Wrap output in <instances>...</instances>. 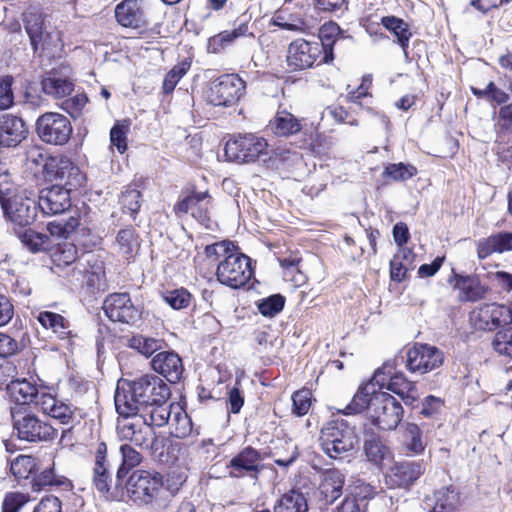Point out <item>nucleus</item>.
<instances>
[{"mask_svg":"<svg viewBox=\"0 0 512 512\" xmlns=\"http://www.w3.org/2000/svg\"><path fill=\"white\" fill-rule=\"evenodd\" d=\"M170 388L158 376L145 374L128 383V388L117 387L115 407L118 414H129L133 411L164 409L166 418L172 415L173 405L168 403Z\"/></svg>","mask_w":512,"mask_h":512,"instance_id":"f257e3e1","label":"nucleus"},{"mask_svg":"<svg viewBox=\"0 0 512 512\" xmlns=\"http://www.w3.org/2000/svg\"><path fill=\"white\" fill-rule=\"evenodd\" d=\"M211 261H218L217 280L230 288L239 289L253 276L251 259L237 251L231 241H220L205 247Z\"/></svg>","mask_w":512,"mask_h":512,"instance_id":"f03ea898","label":"nucleus"},{"mask_svg":"<svg viewBox=\"0 0 512 512\" xmlns=\"http://www.w3.org/2000/svg\"><path fill=\"white\" fill-rule=\"evenodd\" d=\"M167 423L164 409H144V412L119 414L116 430L119 439L130 441L141 448L152 449L156 440L155 427H163Z\"/></svg>","mask_w":512,"mask_h":512,"instance_id":"7ed1b4c3","label":"nucleus"},{"mask_svg":"<svg viewBox=\"0 0 512 512\" xmlns=\"http://www.w3.org/2000/svg\"><path fill=\"white\" fill-rule=\"evenodd\" d=\"M356 425L345 419L328 421L320 431V447L331 459L341 460L352 454L359 444Z\"/></svg>","mask_w":512,"mask_h":512,"instance_id":"20e7f679","label":"nucleus"},{"mask_svg":"<svg viewBox=\"0 0 512 512\" xmlns=\"http://www.w3.org/2000/svg\"><path fill=\"white\" fill-rule=\"evenodd\" d=\"M335 24L330 25L321 30V38L318 40L308 41L303 38H298L288 45L286 62L291 71H299L308 69L314 66L319 61L328 63L333 60V53L330 44L324 42L327 37L326 31L330 30L331 33L338 30Z\"/></svg>","mask_w":512,"mask_h":512,"instance_id":"39448f33","label":"nucleus"},{"mask_svg":"<svg viewBox=\"0 0 512 512\" xmlns=\"http://www.w3.org/2000/svg\"><path fill=\"white\" fill-rule=\"evenodd\" d=\"M13 431L18 439L36 443L56 438L57 430L45 419L22 408H11Z\"/></svg>","mask_w":512,"mask_h":512,"instance_id":"423d86ee","label":"nucleus"},{"mask_svg":"<svg viewBox=\"0 0 512 512\" xmlns=\"http://www.w3.org/2000/svg\"><path fill=\"white\" fill-rule=\"evenodd\" d=\"M23 22L35 53L41 49L47 51L49 55L55 56L62 50L60 32L57 30L48 32L44 28L42 13L27 11L23 14Z\"/></svg>","mask_w":512,"mask_h":512,"instance_id":"0eeeda50","label":"nucleus"},{"mask_svg":"<svg viewBox=\"0 0 512 512\" xmlns=\"http://www.w3.org/2000/svg\"><path fill=\"white\" fill-rule=\"evenodd\" d=\"M372 382L374 386H378L380 389L387 388L397 394L406 405H413L419 397L416 385L407 380L403 373L396 371L395 361L384 363L374 373Z\"/></svg>","mask_w":512,"mask_h":512,"instance_id":"6e6552de","label":"nucleus"},{"mask_svg":"<svg viewBox=\"0 0 512 512\" xmlns=\"http://www.w3.org/2000/svg\"><path fill=\"white\" fill-rule=\"evenodd\" d=\"M369 418L380 430H395L403 418V407L387 392H377L372 396Z\"/></svg>","mask_w":512,"mask_h":512,"instance_id":"1a4fd4ad","label":"nucleus"},{"mask_svg":"<svg viewBox=\"0 0 512 512\" xmlns=\"http://www.w3.org/2000/svg\"><path fill=\"white\" fill-rule=\"evenodd\" d=\"M163 485L160 473L147 470H135L125 482L127 497L137 505L153 501Z\"/></svg>","mask_w":512,"mask_h":512,"instance_id":"9d476101","label":"nucleus"},{"mask_svg":"<svg viewBox=\"0 0 512 512\" xmlns=\"http://www.w3.org/2000/svg\"><path fill=\"white\" fill-rule=\"evenodd\" d=\"M245 87V82L239 75L224 74L211 82L206 99L214 106L230 107L240 100Z\"/></svg>","mask_w":512,"mask_h":512,"instance_id":"9b49d317","label":"nucleus"},{"mask_svg":"<svg viewBox=\"0 0 512 512\" xmlns=\"http://www.w3.org/2000/svg\"><path fill=\"white\" fill-rule=\"evenodd\" d=\"M72 131L70 120L57 112H46L36 121L37 135L46 144L64 145L69 141Z\"/></svg>","mask_w":512,"mask_h":512,"instance_id":"f8f14e48","label":"nucleus"},{"mask_svg":"<svg viewBox=\"0 0 512 512\" xmlns=\"http://www.w3.org/2000/svg\"><path fill=\"white\" fill-rule=\"evenodd\" d=\"M31 195V192L22 189L7 200H2L1 208L5 217L15 225L32 224L37 215L38 203Z\"/></svg>","mask_w":512,"mask_h":512,"instance_id":"ddd939ff","label":"nucleus"},{"mask_svg":"<svg viewBox=\"0 0 512 512\" xmlns=\"http://www.w3.org/2000/svg\"><path fill=\"white\" fill-rule=\"evenodd\" d=\"M264 138L254 134L239 135L225 144V155L232 161L252 162L267 149Z\"/></svg>","mask_w":512,"mask_h":512,"instance_id":"4468645a","label":"nucleus"},{"mask_svg":"<svg viewBox=\"0 0 512 512\" xmlns=\"http://www.w3.org/2000/svg\"><path fill=\"white\" fill-rule=\"evenodd\" d=\"M103 310L113 322L134 324L141 317L140 309L133 304L128 293H113L107 296Z\"/></svg>","mask_w":512,"mask_h":512,"instance_id":"2eb2a0df","label":"nucleus"},{"mask_svg":"<svg viewBox=\"0 0 512 512\" xmlns=\"http://www.w3.org/2000/svg\"><path fill=\"white\" fill-rule=\"evenodd\" d=\"M443 363V353L435 346L428 344L415 345L407 352L406 368L412 373L424 374Z\"/></svg>","mask_w":512,"mask_h":512,"instance_id":"dca6fc26","label":"nucleus"},{"mask_svg":"<svg viewBox=\"0 0 512 512\" xmlns=\"http://www.w3.org/2000/svg\"><path fill=\"white\" fill-rule=\"evenodd\" d=\"M45 178L49 181L64 182L63 186L81 185L84 177L79 168L66 156H50L45 162Z\"/></svg>","mask_w":512,"mask_h":512,"instance_id":"f3484780","label":"nucleus"},{"mask_svg":"<svg viewBox=\"0 0 512 512\" xmlns=\"http://www.w3.org/2000/svg\"><path fill=\"white\" fill-rule=\"evenodd\" d=\"M263 460L264 457L259 450L247 446L233 456L226 467L233 478L249 476L257 479L263 469L261 465Z\"/></svg>","mask_w":512,"mask_h":512,"instance_id":"a211bd4d","label":"nucleus"},{"mask_svg":"<svg viewBox=\"0 0 512 512\" xmlns=\"http://www.w3.org/2000/svg\"><path fill=\"white\" fill-rule=\"evenodd\" d=\"M71 188L61 184L43 188L38 197V208L46 215H58L71 207Z\"/></svg>","mask_w":512,"mask_h":512,"instance_id":"6ab92c4d","label":"nucleus"},{"mask_svg":"<svg viewBox=\"0 0 512 512\" xmlns=\"http://www.w3.org/2000/svg\"><path fill=\"white\" fill-rule=\"evenodd\" d=\"M74 87L71 69L68 66L52 69L41 80L42 91L56 99L67 97L72 93Z\"/></svg>","mask_w":512,"mask_h":512,"instance_id":"aec40b11","label":"nucleus"},{"mask_svg":"<svg viewBox=\"0 0 512 512\" xmlns=\"http://www.w3.org/2000/svg\"><path fill=\"white\" fill-rule=\"evenodd\" d=\"M427 462L419 460H403L395 462L390 468L389 479L399 488H409L425 473Z\"/></svg>","mask_w":512,"mask_h":512,"instance_id":"412c9836","label":"nucleus"},{"mask_svg":"<svg viewBox=\"0 0 512 512\" xmlns=\"http://www.w3.org/2000/svg\"><path fill=\"white\" fill-rule=\"evenodd\" d=\"M210 203L207 192H194L186 196L175 205L177 214L190 213L201 225L210 228Z\"/></svg>","mask_w":512,"mask_h":512,"instance_id":"4be33fe9","label":"nucleus"},{"mask_svg":"<svg viewBox=\"0 0 512 512\" xmlns=\"http://www.w3.org/2000/svg\"><path fill=\"white\" fill-rule=\"evenodd\" d=\"M471 319L478 329L493 330L510 320V311L506 306L486 303L473 310Z\"/></svg>","mask_w":512,"mask_h":512,"instance_id":"5701e85b","label":"nucleus"},{"mask_svg":"<svg viewBox=\"0 0 512 512\" xmlns=\"http://www.w3.org/2000/svg\"><path fill=\"white\" fill-rule=\"evenodd\" d=\"M152 369L170 383H177L182 378L184 366L181 357L174 351H162L151 360Z\"/></svg>","mask_w":512,"mask_h":512,"instance_id":"b1692460","label":"nucleus"},{"mask_svg":"<svg viewBox=\"0 0 512 512\" xmlns=\"http://www.w3.org/2000/svg\"><path fill=\"white\" fill-rule=\"evenodd\" d=\"M28 129L25 122L13 114L0 116V149L16 147L27 136Z\"/></svg>","mask_w":512,"mask_h":512,"instance_id":"393cba45","label":"nucleus"},{"mask_svg":"<svg viewBox=\"0 0 512 512\" xmlns=\"http://www.w3.org/2000/svg\"><path fill=\"white\" fill-rule=\"evenodd\" d=\"M425 504L428 512H455L460 506V494L454 486L443 487L426 497Z\"/></svg>","mask_w":512,"mask_h":512,"instance_id":"a878e982","label":"nucleus"},{"mask_svg":"<svg viewBox=\"0 0 512 512\" xmlns=\"http://www.w3.org/2000/svg\"><path fill=\"white\" fill-rule=\"evenodd\" d=\"M479 259H486L494 253L512 251V232H497L476 242Z\"/></svg>","mask_w":512,"mask_h":512,"instance_id":"bb28decb","label":"nucleus"},{"mask_svg":"<svg viewBox=\"0 0 512 512\" xmlns=\"http://www.w3.org/2000/svg\"><path fill=\"white\" fill-rule=\"evenodd\" d=\"M454 288L459 290L461 301L475 302L485 297L487 288L475 275H461L454 273Z\"/></svg>","mask_w":512,"mask_h":512,"instance_id":"cd10ccee","label":"nucleus"},{"mask_svg":"<svg viewBox=\"0 0 512 512\" xmlns=\"http://www.w3.org/2000/svg\"><path fill=\"white\" fill-rule=\"evenodd\" d=\"M344 474L338 469H329L322 474L319 493L325 504H333L343 493Z\"/></svg>","mask_w":512,"mask_h":512,"instance_id":"c85d7f7f","label":"nucleus"},{"mask_svg":"<svg viewBox=\"0 0 512 512\" xmlns=\"http://www.w3.org/2000/svg\"><path fill=\"white\" fill-rule=\"evenodd\" d=\"M93 485L106 500H119L124 493L123 490L119 489L122 481L116 480L115 486L112 487V477L107 465H94Z\"/></svg>","mask_w":512,"mask_h":512,"instance_id":"c756f323","label":"nucleus"},{"mask_svg":"<svg viewBox=\"0 0 512 512\" xmlns=\"http://www.w3.org/2000/svg\"><path fill=\"white\" fill-rule=\"evenodd\" d=\"M115 17L123 27L139 28L144 24L143 12L138 0H124L115 8Z\"/></svg>","mask_w":512,"mask_h":512,"instance_id":"7c9ffc66","label":"nucleus"},{"mask_svg":"<svg viewBox=\"0 0 512 512\" xmlns=\"http://www.w3.org/2000/svg\"><path fill=\"white\" fill-rule=\"evenodd\" d=\"M6 391L11 401L19 405H29L37 399L38 388L25 378H17L7 384Z\"/></svg>","mask_w":512,"mask_h":512,"instance_id":"2f4dec72","label":"nucleus"},{"mask_svg":"<svg viewBox=\"0 0 512 512\" xmlns=\"http://www.w3.org/2000/svg\"><path fill=\"white\" fill-rule=\"evenodd\" d=\"M114 249L127 260L136 256L140 249V238L133 227L128 226L118 231L114 241Z\"/></svg>","mask_w":512,"mask_h":512,"instance_id":"473e14b6","label":"nucleus"},{"mask_svg":"<svg viewBox=\"0 0 512 512\" xmlns=\"http://www.w3.org/2000/svg\"><path fill=\"white\" fill-rule=\"evenodd\" d=\"M271 132L280 137H288L302 130V124L292 113L286 110L277 111L269 122Z\"/></svg>","mask_w":512,"mask_h":512,"instance_id":"72a5a7b5","label":"nucleus"},{"mask_svg":"<svg viewBox=\"0 0 512 512\" xmlns=\"http://www.w3.org/2000/svg\"><path fill=\"white\" fill-rule=\"evenodd\" d=\"M37 320L43 328L51 330L59 339L69 340L73 337L69 321L58 313L42 311Z\"/></svg>","mask_w":512,"mask_h":512,"instance_id":"f704fd0d","label":"nucleus"},{"mask_svg":"<svg viewBox=\"0 0 512 512\" xmlns=\"http://www.w3.org/2000/svg\"><path fill=\"white\" fill-rule=\"evenodd\" d=\"M376 393L377 391L375 390V386L371 380L369 383L359 388L349 404H347L343 409H337V411L343 415H355L361 413L365 409L369 411L372 396Z\"/></svg>","mask_w":512,"mask_h":512,"instance_id":"c9c22d12","label":"nucleus"},{"mask_svg":"<svg viewBox=\"0 0 512 512\" xmlns=\"http://www.w3.org/2000/svg\"><path fill=\"white\" fill-rule=\"evenodd\" d=\"M364 453L367 460L375 465H380L390 456L389 448L382 442L379 435L364 430Z\"/></svg>","mask_w":512,"mask_h":512,"instance_id":"e433bc0d","label":"nucleus"},{"mask_svg":"<svg viewBox=\"0 0 512 512\" xmlns=\"http://www.w3.org/2000/svg\"><path fill=\"white\" fill-rule=\"evenodd\" d=\"M381 23L387 30L396 36L397 43L402 48L404 54L407 55L409 40L412 36L409 31L408 24L401 18L395 16H385L381 19Z\"/></svg>","mask_w":512,"mask_h":512,"instance_id":"4c0bfd02","label":"nucleus"},{"mask_svg":"<svg viewBox=\"0 0 512 512\" xmlns=\"http://www.w3.org/2000/svg\"><path fill=\"white\" fill-rule=\"evenodd\" d=\"M426 446L420 427L414 423H407L403 433L404 449L413 455H421Z\"/></svg>","mask_w":512,"mask_h":512,"instance_id":"58836bf2","label":"nucleus"},{"mask_svg":"<svg viewBox=\"0 0 512 512\" xmlns=\"http://www.w3.org/2000/svg\"><path fill=\"white\" fill-rule=\"evenodd\" d=\"M307 510L305 496L296 490L285 493L274 507V512H306Z\"/></svg>","mask_w":512,"mask_h":512,"instance_id":"ea45409f","label":"nucleus"},{"mask_svg":"<svg viewBox=\"0 0 512 512\" xmlns=\"http://www.w3.org/2000/svg\"><path fill=\"white\" fill-rule=\"evenodd\" d=\"M247 32L248 25L246 23L240 24L237 28L231 31H222L218 35L209 39L208 51L211 53H217L235 39L245 36Z\"/></svg>","mask_w":512,"mask_h":512,"instance_id":"a19ab883","label":"nucleus"},{"mask_svg":"<svg viewBox=\"0 0 512 512\" xmlns=\"http://www.w3.org/2000/svg\"><path fill=\"white\" fill-rule=\"evenodd\" d=\"M120 453L122 456V463L117 470V481H123L129 470L135 468L142 462V455L135 448L129 444L120 446Z\"/></svg>","mask_w":512,"mask_h":512,"instance_id":"79ce46f5","label":"nucleus"},{"mask_svg":"<svg viewBox=\"0 0 512 512\" xmlns=\"http://www.w3.org/2000/svg\"><path fill=\"white\" fill-rule=\"evenodd\" d=\"M164 341L161 339L147 337L144 335H134L129 341L130 348L137 350L140 354L149 357L163 347Z\"/></svg>","mask_w":512,"mask_h":512,"instance_id":"37998d69","label":"nucleus"},{"mask_svg":"<svg viewBox=\"0 0 512 512\" xmlns=\"http://www.w3.org/2000/svg\"><path fill=\"white\" fill-rule=\"evenodd\" d=\"M173 416L169 417L168 423L174 430L171 432L176 438H185L192 432V421L185 411L176 407V411L172 412Z\"/></svg>","mask_w":512,"mask_h":512,"instance_id":"c03bdc74","label":"nucleus"},{"mask_svg":"<svg viewBox=\"0 0 512 512\" xmlns=\"http://www.w3.org/2000/svg\"><path fill=\"white\" fill-rule=\"evenodd\" d=\"M417 168L409 163H390L382 173L384 178H390L393 181H406L417 174Z\"/></svg>","mask_w":512,"mask_h":512,"instance_id":"a18cd8bd","label":"nucleus"},{"mask_svg":"<svg viewBox=\"0 0 512 512\" xmlns=\"http://www.w3.org/2000/svg\"><path fill=\"white\" fill-rule=\"evenodd\" d=\"M119 202L123 212L129 213L134 219L141 207L142 195L139 190L127 187L122 191Z\"/></svg>","mask_w":512,"mask_h":512,"instance_id":"49530a36","label":"nucleus"},{"mask_svg":"<svg viewBox=\"0 0 512 512\" xmlns=\"http://www.w3.org/2000/svg\"><path fill=\"white\" fill-rule=\"evenodd\" d=\"M191 66V62L187 59L181 61L176 64L165 76L163 81V92L165 94H170L174 91L178 82L183 78V76L189 71Z\"/></svg>","mask_w":512,"mask_h":512,"instance_id":"de8ad7c7","label":"nucleus"},{"mask_svg":"<svg viewBox=\"0 0 512 512\" xmlns=\"http://www.w3.org/2000/svg\"><path fill=\"white\" fill-rule=\"evenodd\" d=\"M68 483V479L64 476L55 474L53 468H48L37 475L32 484L33 491H40L48 486H63Z\"/></svg>","mask_w":512,"mask_h":512,"instance_id":"09e8293b","label":"nucleus"},{"mask_svg":"<svg viewBox=\"0 0 512 512\" xmlns=\"http://www.w3.org/2000/svg\"><path fill=\"white\" fill-rule=\"evenodd\" d=\"M285 305V298L281 294H273L258 301V311L265 317H274L279 314Z\"/></svg>","mask_w":512,"mask_h":512,"instance_id":"8fccbe9b","label":"nucleus"},{"mask_svg":"<svg viewBox=\"0 0 512 512\" xmlns=\"http://www.w3.org/2000/svg\"><path fill=\"white\" fill-rule=\"evenodd\" d=\"M162 298L171 308L180 310L190 305L192 296L188 290L179 288L164 292Z\"/></svg>","mask_w":512,"mask_h":512,"instance_id":"3c124183","label":"nucleus"},{"mask_svg":"<svg viewBox=\"0 0 512 512\" xmlns=\"http://www.w3.org/2000/svg\"><path fill=\"white\" fill-rule=\"evenodd\" d=\"M19 238L23 245L33 253L43 250L44 246L49 242V236L47 234L39 233L32 229L22 232Z\"/></svg>","mask_w":512,"mask_h":512,"instance_id":"603ef678","label":"nucleus"},{"mask_svg":"<svg viewBox=\"0 0 512 512\" xmlns=\"http://www.w3.org/2000/svg\"><path fill=\"white\" fill-rule=\"evenodd\" d=\"M492 346L498 354L512 358V326L499 330L493 338Z\"/></svg>","mask_w":512,"mask_h":512,"instance_id":"864d4df0","label":"nucleus"},{"mask_svg":"<svg viewBox=\"0 0 512 512\" xmlns=\"http://www.w3.org/2000/svg\"><path fill=\"white\" fill-rule=\"evenodd\" d=\"M35 459L32 456L20 455L11 462L10 471L19 479H26L35 469Z\"/></svg>","mask_w":512,"mask_h":512,"instance_id":"5fc2aeb1","label":"nucleus"},{"mask_svg":"<svg viewBox=\"0 0 512 512\" xmlns=\"http://www.w3.org/2000/svg\"><path fill=\"white\" fill-rule=\"evenodd\" d=\"M22 189L17 187L12 181L11 174L5 166L0 165V204L2 200H7L15 193L20 192Z\"/></svg>","mask_w":512,"mask_h":512,"instance_id":"6e6d98bb","label":"nucleus"},{"mask_svg":"<svg viewBox=\"0 0 512 512\" xmlns=\"http://www.w3.org/2000/svg\"><path fill=\"white\" fill-rule=\"evenodd\" d=\"M87 102V96L83 93H79L71 98L64 100L61 104V108L71 117L78 118L82 114V111Z\"/></svg>","mask_w":512,"mask_h":512,"instance_id":"4d7b16f0","label":"nucleus"},{"mask_svg":"<svg viewBox=\"0 0 512 512\" xmlns=\"http://www.w3.org/2000/svg\"><path fill=\"white\" fill-rule=\"evenodd\" d=\"M293 413L297 416H304L311 407V392L308 389L296 391L292 395Z\"/></svg>","mask_w":512,"mask_h":512,"instance_id":"13d9d810","label":"nucleus"},{"mask_svg":"<svg viewBox=\"0 0 512 512\" xmlns=\"http://www.w3.org/2000/svg\"><path fill=\"white\" fill-rule=\"evenodd\" d=\"M127 132L128 127L117 123L110 131L111 145L115 146L120 154H123L127 150Z\"/></svg>","mask_w":512,"mask_h":512,"instance_id":"bf43d9fd","label":"nucleus"},{"mask_svg":"<svg viewBox=\"0 0 512 512\" xmlns=\"http://www.w3.org/2000/svg\"><path fill=\"white\" fill-rule=\"evenodd\" d=\"M27 502L28 497L23 493H8L2 503V512H18Z\"/></svg>","mask_w":512,"mask_h":512,"instance_id":"052dcab7","label":"nucleus"},{"mask_svg":"<svg viewBox=\"0 0 512 512\" xmlns=\"http://www.w3.org/2000/svg\"><path fill=\"white\" fill-rule=\"evenodd\" d=\"M444 406V401L440 397L429 395L422 402L420 414L427 418L438 415Z\"/></svg>","mask_w":512,"mask_h":512,"instance_id":"680f3d73","label":"nucleus"},{"mask_svg":"<svg viewBox=\"0 0 512 512\" xmlns=\"http://www.w3.org/2000/svg\"><path fill=\"white\" fill-rule=\"evenodd\" d=\"M12 83L13 78L11 76L0 78V110L7 109L13 104Z\"/></svg>","mask_w":512,"mask_h":512,"instance_id":"e2e57ef3","label":"nucleus"},{"mask_svg":"<svg viewBox=\"0 0 512 512\" xmlns=\"http://www.w3.org/2000/svg\"><path fill=\"white\" fill-rule=\"evenodd\" d=\"M348 118V112L338 105L327 106L321 113V120H333L335 123L341 124Z\"/></svg>","mask_w":512,"mask_h":512,"instance_id":"0e129e2a","label":"nucleus"},{"mask_svg":"<svg viewBox=\"0 0 512 512\" xmlns=\"http://www.w3.org/2000/svg\"><path fill=\"white\" fill-rule=\"evenodd\" d=\"M367 502L356 497L347 496L342 503L335 508V512H366Z\"/></svg>","mask_w":512,"mask_h":512,"instance_id":"69168bd1","label":"nucleus"},{"mask_svg":"<svg viewBox=\"0 0 512 512\" xmlns=\"http://www.w3.org/2000/svg\"><path fill=\"white\" fill-rule=\"evenodd\" d=\"M33 512H62L61 501L53 495L44 497Z\"/></svg>","mask_w":512,"mask_h":512,"instance_id":"338daca9","label":"nucleus"},{"mask_svg":"<svg viewBox=\"0 0 512 512\" xmlns=\"http://www.w3.org/2000/svg\"><path fill=\"white\" fill-rule=\"evenodd\" d=\"M86 285L92 293L105 291L107 288L106 274H85Z\"/></svg>","mask_w":512,"mask_h":512,"instance_id":"774afa93","label":"nucleus"}]
</instances>
